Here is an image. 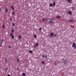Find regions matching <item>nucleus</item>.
<instances>
[{
    "label": "nucleus",
    "mask_w": 76,
    "mask_h": 76,
    "mask_svg": "<svg viewBox=\"0 0 76 76\" xmlns=\"http://www.w3.org/2000/svg\"><path fill=\"white\" fill-rule=\"evenodd\" d=\"M64 63L65 64H66L67 63V61L66 60H65L64 61Z\"/></svg>",
    "instance_id": "nucleus-6"
},
{
    "label": "nucleus",
    "mask_w": 76,
    "mask_h": 76,
    "mask_svg": "<svg viewBox=\"0 0 76 76\" xmlns=\"http://www.w3.org/2000/svg\"><path fill=\"white\" fill-rule=\"evenodd\" d=\"M34 38H36L37 37V36H36V35H34Z\"/></svg>",
    "instance_id": "nucleus-23"
},
{
    "label": "nucleus",
    "mask_w": 76,
    "mask_h": 76,
    "mask_svg": "<svg viewBox=\"0 0 76 76\" xmlns=\"http://www.w3.org/2000/svg\"><path fill=\"white\" fill-rule=\"evenodd\" d=\"M6 71L8 70V68H7V69H6Z\"/></svg>",
    "instance_id": "nucleus-34"
},
{
    "label": "nucleus",
    "mask_w": 76,
    "mask_h": 76,
    "mask_svg": "<svg viewBox=\"0 0 76 76\" xmlns=\"http://www.w3.org/2000/svg\"><path fill=\"white\" fill-rule=\"evenodd\" d=\"M11 20H12V18H10V21H11Z\"/></svg>",
    "instance_id": "nucleus-33"
},
{
    "label": "nucleus",
    "mask_w": 76,
    "mask_h": 76,
    "mask_svg": "<svg viewBox=\"0 0 76 76\" xmlns=\"http://www.w3.org/2000/svg\"><path fill=\"white\" fill-rule=\"evenodd\" d=\"M1 9H0V12H1Z\"/></svg>",
    "instance_id": "nucleus-36"
},
{
    "label": "nucleus",
    "mask_w": 76,
    "mask_h": 76,
    "mask_svg": "<svg viewBox=\"0 0 76 76\" xmlns=\"http://www.w3.org/2000/svg\"><path fill=\"white\" fill-rule=\"evenodd\" d=\"M9 48H10V46H9Z\"/></svg>",
    "instance_id": "nucleus-38"
},
{
    "label": "nucleus",
    "mask_w": 76,
    "mask_h": 76,
    "mask_svg": "<svg viewBox=\"0 0 76 76\" xmlns=\"http://www.w3.org/2000/svg\"><path fill=\"white\" fill-rule=\"evenodd\" d=\"M56 36H57V34H55L53 35V36L54 37H56Z\"/></svg>",
    "instance_id": "nucleus-17"
},
{
    "label": "nucleus",
    "mask_w": 76,
    "mask_h": 76,
    "mask_svg": "<svg viewBox=\"0 0 76 76\" xmlns=\"http://www.w3.org/2000/svg\"><path fill=\"white\" fill-rule=\"evenodd\" d=\"M56 18L58 19H60V15H57L56 16Z\"/></svg>",
    "instance_id": "nucleus-9"
},
{
    "label": "nucleus",
    "mask_w": 76,
    "mask_h": 76,
    "mask_svg": "<svg viewBox=\"0 0 76 76\" xmlns=\"http://www.w3.org/2000/svg\"><path fill=\"white\" fill-rule=\"evenodd\" d=\"M53 6V4H50V7H52V6Z\"/></svg>",
    "instance_id": "nucleus-13"
},
{
    "label": "nucleus",
    "mask_w": 76,
    "mask_h": 76,
    "mask_svg": "<svg viewBox=\"0 0 76 76\" xmlns=\"http://www.w3.org/2000/svg\"><path fill=\"white\" fill-rule=\"evenodd\" d=\"M13 26H15V24H13V23H12Z\"/></svg>",
    "instance_id": "nucleus-30"
},
{
    "label": "nucleus",
    "mask_w": 76,
    "mask_h": 76,
    "mask_svg": "<svg viewBox=\"0 0 76 76\" xmlns=\"http://www.w3.org/2000/svg\"><path fill=\"white\" fill-rule=\"evenodd\" d=\"M53 7H55L56 6V3L55 2L53 3Z\"/></svg>",
    "instance_id": "nucleus-10"
},
{
    "label": "nucleus",
    "mask_w": 76,
    "mask_h": 76,
    "mask_svg": "<svg viewBox=\"0 0 76 76\" xmlns=\"http://www.w3.org/2000/svg\"><path fill=\"white\" fill-rule=\"evenodd\" d=\"M45 63V61H42V64H44Z\"/></svg>",
    "instance_id": "nucleus-19"
},
{
    "label": "nucleus",
    "mask_w": 76,
    "mask_h": 76,
    "mask_svg": "<svg viewBox=\"0 0 76 76\" xmlns=\"http://www.w3.org/2000/svg\"><path fill=\"white\" fill-rule=\"evenodd\" d=\"M3 28L4 29V28H5V27L4 26V25H3Z\"/></svg>",
    "instance_id": "nucleus-26"
},
{
    "label": "nucleus",
    "mask_w": 76,
    "mask_h": 76,
    "mask_svg": "<svg viewBox=\"0 0 76 76\" xmlns=\"http://www.w3.org/2000/svg\"><path fill=\"white\" fill-rule=\"evenodd\" d=\"M18 62L19 63V59H18Z\"/></svg>",
    "instance_id": "nucleus-32"
},
{
    "label": "nucleus",
    "mask_w": 76,
    "mask_h": 76,
    "mask_svg": "<svg viewBox=\"0 0 76 76\" xmlns=\"http://www.w3.org/2000/svg\"><path fill=\"white\" fill-rule=\"evenodd\" d=\"M1 47V45L0 46V47Z\"/></svg>",
    "instance_id": "nucleus-37"
},
{
    "label": "nucleus",
    "mask_w": 76,
    "mask_h": 76,
    "mask_svg": "<svg viewBox=\"0 0 76 76\" xmlns=\"http://www.w3.org/2000/svg\"><path fill=\"white\" fill-rule=\"evenodd\" d=\"M69 22H75V21L73 19L70 20L69 21Z\"/></svg>",
    "instance_id": "nucleus-3"
},
{
    "label": "nucleus",
    "mask_w": 76,
    "mask_h": 76,
    "mask_svg": "<svg viewBox=\"0 0 76 76\" xmlns=\"http://www.w3.org/2000/svg\"><path fill=\"white\" fill-rule=\"evenodd\" d=\"M14 35H12V39H13V38H14Z\"/></svg>",
    "instance_id": "nucleus-20"
},
{
    "label": "nucleus",
    "mask_w": 76,
    "mask_h": 76,
    "mask_svg": "<svg viewBox=\"0 0 76 76\" xmlns=\"http://www.w3.org/2000/svg\"><path fill=\"white\" fill-rule=\"evenodd\" d=\"M11 32H14V30H13V29L12 30V31H11Z\"/></svg>",
    "instance_id": "nucleus-27"
},
{
    "label": "nucleus",
    "mask_w": 76,
    "mask_h": 76,
    "mask_svg": "<svg viewBox=\"0 0 76 76\" xmlns=\"http://www.w3.org/2000/svg\"><path fill=\"white\" fill-rule=\"evenodd\" d=\"M7 10H8L7 8H5V11L7 12Z\"/></svg>",
    "instance_id": "nucleus-16"
},
{
    "label": "nucleus",
    "mask_w": 76,
    "mask_h": 76,
    "mask_svg": "<svg viewBox=\"0 0 76 76\" xmlns=\"http://www.w3.org/2000/svg\"><path fill=\"white\" fill-rule=\"evenodd\" d=\"M42 29V28H39V31H41Z\"/></svg>",
    "instance_id": "nucleus-22"
},
{
    "label": "nucleus",
    "mask_w": 76,
    "mask_h": 76,
    "mask_svg": "<svg viewBox=\"0 0 76 76\" xmlns=\"http://www.w3.org/2000/svg\"><path fill=\"white\" fill-rule=\"evenodd\" d=\"M10 75H9V74H8V76H10Z\"/></svg>",
    "instance_id": "nucleus-35"
},
{
    "label": "nucleus",
    "mask_w": 76,
    "mask_h": 76,
    "mask_svg": "<svg viewBox=\"0 0 76 76\" xmlns=\"http://www.w3.org/2000/svg\"><path fill=\"white\" fill-rule=\"evenodd\" d=\"M68 13L69 14V15H70L72 14V11H68Z\"/></svg>",
    "instance_id": "nucleus-5"
},
{
    "label": "nucleus",
    "mask_w": 76,
    "mask_h": 76,
    "mask_svg": "<svg viewBox=\"0 0 76 76\" xmlns=\"http://www.w3.org/2000/svg\"><path fill=\"white\" fill-rule=\"evenodd\" d=\"M42 21H45V18H43V19H42Z\"/></svg>",
    "instance_id": "nucleus-15"
},
{
    "label": "nucleus",
    "mask_w": 76,
    "mask_h": 76,
    "mask_svg": "<svg viewBox=\"0 0 76 76\" xmlns=\"http://www.w3.org/2000/svg\"><path fill=\"white\" fill-rule=\"evenodd\" d=\"M54 35V33H51L50 34V35L51 37H53V35Z\"/></svg>",
    "instance_id": "nucleus-8"
},
{
    "label": "nucleus",
    "mask_w": 76,
    "mask_h": 76,
    "mask_svg": "<svg viewBox=\"0 0 76 76\" xmlns=\"http://www.w3.org/2000/svg\"><path fill=\"white\" fill-rule=\"evenodd\" d=\"M12 35H13V33H11V34H10V37H12Z\"/></svg>",
    "instance_id": "nucleus-18"
},
{
    "label": "nucleus",
    "mask_w": 76,
    "mask_h": 76,
    "mask_svg": "<svg viewBox=\"0 0 76 76\" xmlns=\"http://www.w3.org/2000/svg\"><path fill=\"white\" fill-rule=\"evenodd\" d=\"M46 20L48 21V23H53L54 22V21H53V20H50L49 18H48L46 19Z\"/></svg>",
    "instance_id": "nucleus-1"
},
{
    "label": "nucleus",
    "mask_w": 76,
    "mask_h": 76,
    "mask_svg": "<svg viewBox=\"0 0 76 76\" xmlns=\"http://www.w3.org/2000/svg\"><path fill=\"white\" fill-rule=\"evenodd\" d=\"M5 61H6V62H7V59H5Z\"/></svg>",
    "instance_id": "nucleus-29"
},
{
    "label": "nucleus",
    "mask_w": 76,
    "mask_h": 76,
    "mask_svg": "<svg viewBox=\"0 0 76 76\" xmlns=\"http://www.w3.org/2000/svg\"><path fill=\"white\" fill-rule=\"evenodd\" d=\"M75 9V8L74 7H72V10H74Z\"/></svg>",
    "instance_id": "nucleus-31"
},
{
    "label": "nucleus",
    "mask_w": 76,
    "mask_h": 76,
    "mask_svg": "<svg viewBox=\"0 0 76 76\" xmlns=\"http://www.w3.org/2000/svg\"><path fill=\"white\" fill-rule=\"evenodd\" d=\"M3 41H4V40L2 39L1 41V43H2Z\"/></svg>",
    "instance_id": "nucleus-28"
},
{
    "label": "nucleus",
    "mask_w": 76,
    "mask_h": 76,
    "mask_svg": "<svg viewBox=\"0 0 76 76\" xmlns=\"http://www.w3.org/2000/svg\"><path fill=\"white\" fill-rule=\"evenodd\" d=\"M69 3H71L72 2V0H67Z\"/></svg>",
    "instance_id": "nucleus-4"
},
{
    "label": "nucleus",
    "mask_w": 76,
    "mask_h": 76,
    "mask_svg": "<svg viewBox=\"0 0 76 76\" xmlns=\"http://www.w3.org/2000/svg\"><path fill=\"white\" fill-rule=\"evenodd\" d=\"M22 76H26V74H25V73H23Z\"/></svg>",
    "instance_id": "nucleus-12"
},
{
    "label": "nucleus",
    "mask_w": 76,
    "mask_h": 76,
    "mask_svg": "<svg viewBox=\"0 0 76 76\" xmlns=\"http://www.w3.org/2000/svg\"><path fill=\"white\" fill-rule=\"evenodd\" d=\"M11 8L12 10H14V8H13V6Z\"/></svg>",
    "instance_id": "nucleus-24"
},
{
    "label": "nucleus",
    "mask_w": 76,
    "mask_h": 76,
    "mask_svg": "<svg viewBox=\"0 0 76 76\" xmlns=\"http://www.w3.org/2000/svg\"><path fill=\"white\" fill-rule=\"evenodd\" d=\"M15 12H12V14L13 15H15Z\"/></svg>",
    "instance_id": "nucleus-21"
},
{
    "label": "nucleus",
    "mask_w": 76,
    "mask_h": 76,
    "mask_svg": "<svg viewBox=\"0 0 76 76\" xmlns=\"http://www.w3.org/2000/svg\"><path fill=\"white\" fill-rule=\"evenodd\" d=\"M72 47H73L74 48H76V45L75 43H74L72 44Z\"/></svg>",
    "instance_id": "nucleus-2"
},
{
    "label": "nucleus",
    "mask_w": 76,
    "mask_h": 76,
    "mask_svg": "<svg viewBox=\"0 0 76 76\" xmlns=\"http://www.w3.org/2000/svg\"><path fill=\"white\" fill-rule=\"evenodd\" d=\"M18 70V69H17Z\"/></svg>",
    "instance_id": "nucleus-39"
},
{
    "label": "nucleus",
    "mask_w": 76,
    "mask_h": 76,
    "mask_svg": "<svg viewBox=\"0 0 76 76\" xmlns=\"http://www.w3.org/2000/svg\"><path fill=\"white\" fill-rule=\"evenodd\" d=\"M29 53H32V51L31 50H30Z\"/></svg>",
    "instance_id": "nucleus-25"
},
{
    "label": "nucleus",
    "mask_w": 76,
    "mask_h": 76,
    "mask_svg": "<svg viewBox=\"0 0 76 76\" xmlns=\"http://www.w3.org/2000/svg\"><path fill=\"white\" fill-rule=\"evenodd\" d=\"M38 45H38V43H36L35 45V47H37V46H38Z\"/></svg>",
    "instance_id": "nucleus-11"
},
{
    "label": "nucleus",
    "mask_w": 76,
    "mask_h": 76,
    "mask_svg": "<svg viewBox=\"0 0 76 76\" xmlns=\"http://www.w3.org/2000/svg\"><path fill=\"white\" fill-rule=\"evenodd\" d=\"M21 37H22V36H19L18 38L20 39H21Z\"/></svg>",
    "instance_id": "nucleus-14"
},
{
    "label": "nucleus",
    "mask_w": 76,
    "mask_h": 76,
    "mask_svg": "<svg viewBox=\"0 0 76 76\" xmlns=\"http://www.w3.org/2000/svg\"><path fill=\"white\" fill-rule=\"evenodd\" d=\"M42 57H44V58H46L47 57V55H43L42 56Z\"/></svg>",
    "instance_id": "nucleus-7"
}]
</instances>
